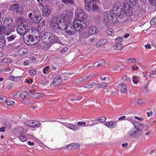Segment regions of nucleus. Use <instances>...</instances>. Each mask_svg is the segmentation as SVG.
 <instances>
[{"label":"nucleus","instance_id":"f257e3e1","mask_svg":"<svg viewBox=\"0 0 156 156\" xmlns=\"http://www.w3.org/2000/svg\"><path fill=\"white\" fill-rule=\"evenodd\" d=\"M68 21L69 17L66 15L62 14L60 17H54L51 20L50 28L55 33L58 34L60 31L64 30L66 27L63 25L68 23Z\"/></svg>","mask_w":156,"mask_h":156},{"label":"nucleus","instance_id":"f03ea898","mask_svg":"<svg viewBox=\"0 0 156 156\" xmlns=\"http://www.w3.org/2000/svg\"><path fill=\"white\" fill-rule=\"evenodd\" d=\"M63 26L66 27L64 30L66 33L69 35L71 36L75 33V30L80 31V29H84L87 27V23L85 21L74 20L73 24L70 23V21L69 18L68 23H65Z\"/></svg>","mask_w":156,"mask_h":156},{"label":"nucleus","instance_id":"7ed1b4c3","mask_svg":"<svg viewBox=\"0 0 156 156\" xmlns=\"http://www.w3.org/2000/svg\"><path fill=\"white\" fill-rule=\"evenodd\" d=\"M118 19L115 12L113 10L107 11L106 13L104 15L102 20L104 24L106 26L108 25L109 23H114Z\"/></svg>","mask_w":156,"mask_h":156},{"label":"nucleus","instance_id":"20e7f679","mask_svg":"<svg viewBox=\"0 0 156 156\" xmlns=\"http://www.w3.org/2000/svg\"><path fill=\"white\" fill-rule=\"evenodd\" d=\"M75 19L74 20L85 21L86 23V19L87 16L85 14L84 12L81 8L79 7L76 9L75 11Z\"/></svg>","mask_w":156,"mask_h":156},{"label":"nucleus","instance_id":"39448f33","mask_svg":"<svg viewBox=\"0 0 156 156\" xmlns=\"http://www.w3.org/2000/svg\"><path fill=\"white\" fill-rule=\"evenodd\" d=\"M122 12L125 13V16H129L133 14V9L127 3H123V6L121 8Z\"/></svg>","mask_w":156,"mask_h":156},{"label":"nucleus","instance_id":"423d86ee","mask_svg":"<svg viewBox=\"0 0 156 156\" xmlns=\"http://www.w3.org/2000/svg\"><path fill=\"white\" fill-rule=\"evenodd\" d=\"M141 129L139 128H133L129 133V135L133 138H138L141 136Z\"/></svg>","mask_w":156,"mask_h":156},{"label":"nucleus","instance_id":"0eeeda50","mask_svg":"<svg viewBox=\"0 0 156 156\" xmlns=\"http://www.w3.org/2000/svg\"><path fill=\"white\" fill-rule=\"evenodd\" d=\"M28 29V27L26 25L23 24L19 25L16 28V31L17 33L21 36L24 35L26 33Z\"/></svg>","mask_w":156,"mask_h":156},{"label":"nucleus","instance_id":"6e6552de","mask_svg":"<svg viewBox=\"0 0 156 156\" xmlns=\"http://www.w3.org/2000/svg\"><path fill=\"white\" fill-rule=\"evenodd\" d=\"M60 41V40L58 36L51 33L48 45L50 46L55 43H58Z\"/></svg>","mask_w":156,"mask_h":156},{"label":"nucleus","instance_id":"1a4fd4ad","mask_svg":"<svg viewBox=\"0 0 156 156\" xmlns=\"http://www.w3.org/2000/svg\"><path fill=\"white\" fill-rule=\"evenodd\" d=\"M25 124L32 128L39 127L41 125V123L38 121L33 120L27 121L25 122Z\"/></svg>","mask_w":156,"mask_h":156},{"label":"nucleus","instance_id":"9d476101","mask_svg":"<svg viewBox=\"0 0 156 156\" xmlns=\"http://www.w3.org/2000/svg\"><path fill=\"white\" fill-rule=\"evenodd\" d=\"M44 28L43 27H37L33 29L32 31L35 34V36L36 37H40L41 34L44 32Z\"/></svg>","mask_w":156,"mask_h":156},{"label":"nucleus","instance_id":"9b49d317","mask_svg":"<svg viewBox=\"0 0 156 156\" xmlns=\"http://www.w3.org/2000/svg\"><path fill=\"white\" fill-rule=\"evenodd\" d=\"M33 14L34 22L38 23L40 22L41 19V13L39 10L38 9H35L33 12Z\"/></svg>","mask_w":156,"mask_h":156},{"label":"nucleus","instance_id":"f8f14e48","mask_svg":"<svg viewBox=\"0 0 156 156\" xmlns=\"http://www.w3.org/2000/svg\"><path fill=\"white\" fill-rule=\"evenodd\" d=\"M12 32V31L11 29H7L2 26L0 27V35L8 36L10 35Z\"/></svg>","mask_w":156,"mask_h":156},{"label":"nucleus","instance_id":"ddd939ff","mask_svg":"<svg viewBox=\"0 0 156 156\" xmlns=\"http://www.w3.org/2000/svg\"><path fill=\"white\" fill-rule=\"evenodd\" d=\"M51 33L49 32H46L42 35V41L44 44H47L48 45V44Z\"/></svg>","mask_w":156,"mask_h":156},{"label":"nucleus","instance_id":"4468645a","mask_svg":"<svg viewBox=\"0 0 156 156\" xmlns=\"http://www.w3.org/2000/svg\"><path fill=\"white\" fill-rule=\"evenodd\" d=\"M98 0H96L98 1ZM85 9L87 11H89L90 10L91 7V2L93 3L96 2V0H85Z\"/></svg>","mask_w":156,"mask_h":156},{"label":"nucleus","instance_id":"2eb2a0df","mask_svg":"<svg viewBox=\"0 0 156 156\" xmlns=\"http://www.w3.org/2000/svg\"><path fill=\"white\" fill-rule=\"evenodd\" d=\"M62 82V78L61 76H56L53 80L52 83H51V86H55Z\"/></svg>","mask_w":156,"mask_h":156},{"label":"nucleus","instance_id":"dca6fc26","mask_svg":"<svg viewBox=\"0 0 156 156\" xmlns=\"http://www.w3.org/2000/svg\"><path fill=\"white\" fill-rule=\"evenodd\" d=\"M64 124H63L64 125L66 126L68 128L72 129L74 131H76L79 129V127L77 125H74L70 123H64Z\"/></svg>","mask_w":156,"mask_h":156},{"label":"nucleus","instance_id":"f3484780","mask_svg":"<svg viewBox=\"0 0 156 156\" xmlns=\"http://www.w3.org/2000/svg\"><path fill=\"white\" fill-rule=\"evenodd\" d=\"M92 76H90V75H88L87 76H83V78L81 77L76 79L75 80L74 82L76 83H80L90 78H91Z\"/></svg>","mask_w":156,"mask_h":156},{"label":"nucleus","instance_id":"a211bd4d","mask_svg":"<svg viewBox=\"0 0 156 156\" xmlns=\"http://www.w3.org/2000/svg\"><path fill=\"white\" fill-rule=\"evenodd\" d=\"M24 41L28 45L32 44L33 42L34 41V39H33L32 35H29L25 37Z\"/></svg>","mask_w":156,"mask_h":156},{"label":"nucleus","instance_id":"6ab92c4d","mask_svg":"<svg viewBox=\"0 0 156 156\" xmlns=\"http://www.w3.org/2000/svg\"><path fill=\"white\" fill-rule=\"evenodd\" d=\"M117 122L116 121H110L107 122L105 123V125L109 128H114L117 126Z\"/></svg>","mask_w":156,"mask_h":156},{"label":"nucleus","instance_id":"aec40b11","mask_svg":"<svg viewBox=\"0 0 156 156\" xmlns=\"http://www.w3.org/2000/svg\"><path fill=\"white\" fill-rule=\"evenodd\" d=\"M80 145L76 143H71L69 144L66 147V149L68 150H73L78 147Z\"/></svg>","mask_w":156,"mask_h":156},{"label":"nucleus","instance_id":"412c9836","mask_svg":"<svg viewBox=\"0 0 156 156\" xmlns=\"http://www.w3.org/2000/svg\"><path fill=\"white\" fill-rule=\"evenodd\" d=\"M98 32L97 30L96 27L95 26H92L90 27L88 31V33L89 35H92Z\"/></svg>","mask_w":156,"mask_h":156},{"label":"nucleus","instance_id":"4be33fe9","mask_svg":"<svg viewBox=\"0 0 156 156\" xmlns=\"http://www.w3.org/2000/svg\"><path fill=\"white\" fill-rule=\"evenodd\" d=\"M19 5L18 3H16L11 6L9 8V9L11 10H13L14 12H18Z\"/></svg>","mask_w":156,"mask_h":156},{"label":"nucleus","instance_id":"5701e85b","mask_svg":"<svg viewBox=\"0 0 156 156\" xmlns=\"http://www.w3.org/2000/svg\"><path fill=\"white\" fill-rule=\"evenodd\" d=\"M28 53L27 49L25 48H21L18 50V53L19 55H23Z\"/></svg>","mask_w":156,"mask_h":156},{"label":"nucleus","instance_id":"b1692460","mask_svg":"<svg viewBox=\"0 0 156 156\" xmlns=\"http://www.w3.org/2000/svg\"><path fill=\"white\" fill-rule=\"evenodd\" d=\"M12 19L11 18H7L4 19V24L5 26H10L12 23Z\"/></svg>","mask_w":156,"mask_h":156},{"label":"nucleus","instance_id":"393cba45","mask_svg":"<svg viewBox=\"0 0 156 156\" xmlns=\"http://www.w3.org/2000/svg\"><path fill=\"white\" fill-rule=\"evenodd\" d=\"M120 91L123 93L126 92L127 91V88L126 85L123 84L121 83L119 86Z\"/></svg>","mask_w":156,"mask_h":156},{"label":"nucleus","instance_id":"a878e982","mask_svg":"<svg viewBox=\"0 0 156 156\" xmlns=\"http://www.w3.org/2000/svg\"><path fill=\"white\" fill-rule=\"evenodd\" d=\"M6 45V40L3 36L0 37V48H2Z\"/></svg>","mask_w":156,"mask_h":156},{"label":"nucleus","instance_id":"bb28decb","mask_svg":"<svg viewBox=\"0 0 156 156\" xmlns=\"http://www.w3.org/2000/svg\"><path fill=\"white\" fill-rule=\"evenodd\" d=\"M43 15L44 16H47L51 13V10L48 7H46L43 10Z\"/></svg>","mask_w":156,"mask_h":156},{"label":"nucleus","instance_id":"cd10ccee","mask_svg":"<svg viewBox=\"0 0 156 156\" xmlns=\"http://www.w3.org/2000/svg\"><path fill=\"white\" fill-rule=\"evenodd\" d=\"M9 36H7L6 38L7 39L8 41H14L16 37V34L9 35Z\"/></svg>","mask_w":156,"mask_h":156},{"label":"nucleus","instance_id":"c85d7f7f","mask_svg":"<svg viewBox=\"0 0 156 156\" xmlns=\"http://www.w3.org/2000/svg\"><path fill=\"white\" fill-rule=\"evenodd\" d=\"M106 42L105 39H102L98 41L96 44L97 47H99L105 44Z\"/></svg>","mask_w":156,"mask_h":156},{"label":"nucleus","instance_id":"c756f323","mask_svg":"<svg viewBox=\"0 0 156 156\" xmlns=\"http://www.w3.org/2000/svg\"><path fill=\"white\" fill-rule=\"evenodd\" d=\"M113 47L116 50H120L123 47L122 44L117 43L114 45Z\"/></svg>","mask_w":156,"mask_h":156},{"label":"nucleus","instance_id":"7c9ffc66","mask_svg":"<svg viewBox=\"0 0 156 156\" xmlns=\"http://www.w3.org/2000/svg\"><path fill=\"white\" fill-rule=\"evenodd\" d=\"M121 5V4L120 2H116L114 5L113 10L115 12L117 11V10L118 11Z\"/></svg>","mask_w":156,"mask_h":156},{"label":"nucleus","instance_id":"2f4dec72","mask_svg":"<svg viewBox=\"0 0 156 156\" xmlns=\"http://www.w3.org/2000/svg\"><path fill=\"white\" fill-rule=\"evenodd\" d=\"M120 11V12H118L117 13L116 12V11H115V13L116 14V15H117L118 18H122L123 17H124L125 16V13L124 12H122V9H121Z\"/></svg>","mask_w":156,"mask_h":156},{"label":"nucleus","instance_id":"473e14b6","mask_svg":"<svg viewBox=\"0 0 156 156\" xmlns=\"http://www.w3.org/2000/svg\"><path fill=\"white\" fill-rule=\"evenodd\" d=\"M132 123L133 124L135 128H138L137 127H140L141 125V124L137 121H133L132 122Z\"/></svg>","mask_w":156,"mask_h":156},{"label":"nucleus","instance_id":"72a5a7b5","mask_svg":"<svg viewBox=\"0 0 156 156\" xmlns=\"http://www.w3.org/2000/svg\"><path fill=\"white\" fill-rule=\"evenodd\" d=\"M16 131L17 133H19L20 134H23L24 133V129L21 127L18 126L16 129Z\"/></svg>","mask_w":156,"mask_h":156},{"label":"nucleus","instance_id":"f704fd0d","mask_svg":"<svg viewBox=\"0 0 156 156\" xmlns=\"http://www.w3.org/2000/svg\"><path fill=\"white\" fill-rule=\"evenodd\" d=\"M19 137L20 140L22 142H24L27 140V137L23 134H20Z\"/></svg>","mask_w":156,"mask_h":156},{"label":"nucleus","instance_id":"c9c22d12","mask_svg":"<svg viewBox=\"0 0 156 156\" xmlns=\"http://www.w3.org/2000/svg\"><path fill=\"white\" fill-rule=\"evenodd\" d=\"M142 90L144 93H148L149 91V89L148 88V86L146 84L143 85L142 87Z\"/></svg>","mask_w":156,"mask_h":156},{"label":"nucleus","instance_id":"e433bc0d","mask_svg":"<svg viewBox=\"0 0 156 156\" xmlns=\"http://www.w3.org/2000/svg\"><path fill=\"white\" fill-rule=\"evenodd\" d=\"M12 61V58H6L2 60V62L5 63H9Z\"/></svg>","mask_w":156,"mask_h":156},{"label":"nucleus","instance_id":"4c0bfd02","mask_svg":"<svg viewBox=\"0 0 156 156\" xmlns=\"http://www.w3.org/2000/svg\"><path fill=\"white\" fill-rule=\"evenodd\" d=\"M16 23L19 24H20L23 23L24 22V20L22 17H19L16 19Z\"/></svg>","mask_w":156,"mask_h":156},{"label":"nucleus","instance_id":"58836bf2","mask_svg":"<svg viewBox=\"0 0 156 156\" xmlns=\"http://www.w3.org/2000/svg\"><path fill=\"white\" fill-rule=\"evenodd\" d=\"M107 85V83L105 82H103L102 83H97V86L98 88H104L106 87Z\"/></svg>","mask_w":156,"mask_h":156},{"label":"nucleus","instance_id":"ea45409f","mask_svg":"<svg viewBox=\"0 0 156 156\" xmlns=\"http://www.w3.org/2000/svg\"><path fill=\"white\" fill-rule=\"evenodd\" d=\"M62 2L65 4H72L73 3V0H62Z\"/></svg>","mask_w":156,"mask_h":156},{"label":"nucleus","instance_id":"a19ab883","mask_svg":"<svg viewBox=\"0 0 156 156\" xmlns=\"http://www.w3.org/2000/svg\"><path fill=\"white\" fill-rule=\"evenodd\" d=\"M29 73L30 75L33 76L36 74L37 70L35 69H31L29 71Z\"/></svg>","mask_w":156,"mask_h":156},{"label":"nucleus","instance_id":"79ce46f5","mask_svg":"<svg viewBox=\"0 0 156 156\" xmlns=\"http://www.w3.org/2000/svg\"><path fill=\"white\" fill-rule=\"evenodd\" d=\"M127 62L128 63H135L136 62V61L135 59L133 58H132L127 59Z\"/></svg>","mask_w":156,"mask_h":156},{"label":"nucleus","instance_id":"37998d69","mask_svg":"<svg viewBox=\"0 0 156 156\" xmlns=\"http://www.w3.org/2000/svg\"><path fill=\"white\" fill-rule=\"evenodd\" d=\"M127 2H129L130 4L133 5H134L137 1L138 0H126Z\"/></svg>","mask_w":156,"mask_h":156},{"label":"nucleus","instance_id":"c03bdc74","mask_svg":"<svg viewBox=\"0 0 156 156\" xmlns=\"http://www.w3.org/2000/svg\"><path fill=\"white\" fill-rule=\"evenodd\" d=\"M99 8L96 5H93L92 9L94 11H99Z\"/></svg>","mask_w":156,"mask_h":156},{"label":"nucleus","instance_id":"a18cd8bd","mask_svg":"<svg viewBox=\"0 0 156 156\" xmlns=\"http://www.w3.org/2000/svg\"><path fill=\"white\" fill-rule=\"evenodd\" d=\"M41 94L39 93H33L32 97L35 98H37L40 97Z\"/></svg>","mask_w":156,"mask_h":156},{"label":"nucleus","instance_id":"49530a36","mask_svg":"<svg viewBox=\"0 0 156 156\" xmlns=\"http://www.w3.org/2000/svg\"><path fill=\"white\" fill-rule=\"evenodd\" d=\"M98 62H99V63L97 67H98L101 65L104 66L106 64L105 62L104 61L101 60H100L99 61H98Z\"/></svg>","mask_w":156,"mask_h":156},{"label":"nucleus","instance_id":"de8ad7c7","mask_svg":"<svg viewBox=\"0 0 156 156\" xmlns=\"http://www.w3.org/2000/svg\"><path fill=\"white\" fill-rule=\"evenodd\" d=\"M6 100V97L4 96H0V103H3Z\"/></svg>","mask_w":156,"mask_h":156},{"label":"nucleus","instance_id":"09e8293b","mask_svg":"<svg viewBox=\"0 0 156 156\" xmlns=\"http://www.w3.org/2000/svg\"><path fill=\"white\" fill-rule=\"evenodd\" d=\"M93 86V85L92 83H89L87 84H85L83 87L85 88L90 89Z\"/></svg>","mask_w":156,"mask_h":156},{"label":"nucleus","instance_id":"8fccbe9b","mask_svg":"<svg viewBox=\"0 0 156 156\" xmlns=\"http://www.w3.org/2000/svg\"><path fill=\"white\" fill-rule=\"evenodd\" d=\"M31 59H28L26 60L24 62L23 64L26 66H28L29 65L30 63H31Z\"/></svg>","mask_w":156,"mask_h":156},{"label":"nucleus","instance_id":"3c124183","mask_svg":"<svg viewBox=\"0 0 156 156\" xmlns=\"http://www.w3.org/2000/svg\"><path fill=\"white\" fill-rule=\"evenodd\" d=\"M49 68V66H47L43 68V73L44 74H47Z\"/></svg>","mask_w":156,"mask_h":156},{"label":"nucleus","instance_id":"603ef678","mask_svg":"<svg viewBox=\"0 0 156 156\" xmlns=\"http://www.w3.org/2000/svg\"><path fill=\"white\" fill-rule=\"evenodd\" d=\"M94 21L97 23H99L101 21L100 17L98 16L95 17L94 19Z\"/></svg>","mask_w":156,"mask_h":156},{"label":"nucleus","instance_id":"864d4df0","mask_svg":"<svg viewBox=\"0 0 156 156\" xmlns=\"http://www.w3.org/2000/svg\"><path fill=\"white\" fill-rule=\"evenodd\" d=\"M122 69V67L120 66H114L112 68V70L113 71L120 70Z\"/></svg>","mask_w":156,"mask_h":156},{"label":"nucleus","instance_id":"5fc2aeb1","mask_svg":"<svg viewBox=\"0 0 156 156\" xmlns=\"http://www.w3.org/2000/svg\"><path fill=\"white\" fill-rule=\"evenodd\" d=\"M137 76H135L133 77V81L135 84H136L139 82V80H137Z\"/></svg>","mask_w":156,"mask_h":156},{"label":"nucleus","instance_id":"6e6d98bb","mask_svg":"<svg viewBox=\"0 0 156 156\" xmlns=\"http://www.w3.org/2000/svg\"><path fill=\"white\" fill-rule=\"evenodd\" d=\"M156 23V17L150 21V24L151 26H154Z\"/></svg>","mask_w":156,"mask_h":156},{"label":"nucleus","instance_id":"4d7b16f0","mask_svg":"<svg viewBox=\"0 0 156 156\" xmlns=\"http://www.w3.org/2000/svg\"><path fill=\"white\" fill-rule=\"evenodd\" d=\"M114 31L112 29H108L107 31V33L108 34L110 35L113 33Z\"/></svg>","mask_w":156,"mask_h":156},{"label":"nucleus","instance_id":"13d9d810","mask_svg":"<svg viewBox=\"0 0 156 156\" xmlns=\"http://www.w3.org/2000/svg\"><path fill=\"white\" fill-rule=\"evenodd\" d=\"M6 103L8 105H12L14 104V101H6Z\"/></svg>","mask_w":156,"mask_h":156},{"label":"nucleus","instance_id":"bf43d9fd","mask_svg":"<svg viewBox=\"0 0 156 156\" xmlns=\"http://www.w3.org/2000/svg\"><path fill=\"white\" fill-rule=\"evenodd\" d=\"M20 95L23 99H24L26 97V93L25 92H23L21 93H20Z\"/></svg>","mask_w":156,"mask_h":156},{"label":"nucleus","instance_id":"052dcab7","mask_svg":"<svg viewBox=\"0 0 156 156\" xmlns=\"http://www.w3.org/2000/svg\"><path fill=\"white\" fill-rule=\"evenodd\" d=\"M98 121L101 122H104L106 121V118L105 117L103 116L98 119Z\"/></svg>","mask_w":156,"mask_h":156},{"label":"nucleus","instance_id":"680f3d73","mask_svg":"<svg viewBox=\"0 0 156 156\" xmlns=\"http://www.w3.org/2000/svg\"><path fill=\"white\" fill-rule=\"evenodd\" d=\"M20 92H15L13 93L12 96L14 98H17L19 97V95L18 94H19L20 95Z\"/></svg>","mask_w":156,"mask_h":156},{"label":"nucleus","instance_id":"e2e57ef3","mask_svg":"<svg viewBox=\"0 0 156 156\" xmlns=\"http://www.w3.org/2000/svg\"><path fill=\"white\" fill-rule=\"evenodd\" d=\"M144 101L143 99H138L137 101V103L138 104L142 105L144 103Z\"/></svg>","mask_w":156,"mask_h":156},{"label":"nucleus","instance_id":"0e129e2a","mask_svg":"<svg viewBox=\"0 0 156 156\" xmlns=\"http://www.w3.org/2000/svg\"><path fill=\"white\" fill-rule=\"evenodd\" d=\"M122 37H119L116 39L115 41L117 43H119V42H121L122 40Z\"/></svg>","mask_w":156,"mask_h":156},{"label":"nucleus","instance_id":"69168bd1","mask_svg":"<svg viewBox=\"0 0 156 156\" xmlns=\"http://www.w3.org/2000/svg\"><path fill=\"white\" fill-rule=\"evenodd\" d=\"M4 123L5 124V126L6 128H10V125L9 122L6 121Z\"/></svg>","mask_w":156,"mask_h":156},{"label":"nucleus","instance_id":"338daca9","mask_svg":"<svg viewBox=\"0 0 156 156\" xmlns=\"http://www.w3.org/2000/svg\"><path fill=\"white\" fill-rule=\"evenodd\" d=\"M150 3L153 5H156V0H149Z\"/></svg>","mask_w":156,"mask_h":156},{"label":"nucleus","instance_id":"774afa93","mask_svg":"<svg viewBox=\"0 0 156 156\" xmlns=\"http://www.w3.org/2000/svg\"><path fill=\"white\" fill-rule=\"evenodd\" d=\"M50 79L49 78H46L44 79V84H48L50 81Z\"/></svg>","mask_w":156,"mask_h":156}]
</instances>
